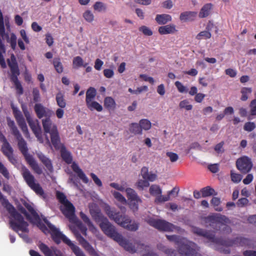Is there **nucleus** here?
<instances>
[{"instance_id":"27","label":"nucleus","mask_w":256,"mask_h":256,"mask_svg":"<svg viewBox=\"0 0 256 256\" xmlns=\"http://www.w3.org/2000/svg\"><path fill=\"white\" fill-rule=\"evenodd\" d=\"M72 168L73 171L77 174L78 178L82 180L84 183H88L89 181L88 178L76 164L74 162L72 165Z\"/></svg>"},{"instance_id":"22","label":"nucleus","mask_w":256,"mask_h":256,"mask_svg":"<svg viewBox=\"0 0 256 256\" xmlns=\"http://www.w3.org/2000/svg\"><path fill=\"white\" fill-rule=\"evenodd\" d=\"M197 14L196 12L186 11L180 14V20L183 22H192L196 20Z\"/></svg>"},{"instance_id":"53","label":"nucleus","mask_w":256,"mask_h":256,"mask_svg":"<svg viewBox=\"0 0 256 256\" xmlns=\"http://www.w3.org/2000/svg\"><path fill=\"white\" fill-rule=\"evenodd\" d=\"M0 173L6 179L10 178V173L4 166L0 162Z\"/></svg>"},{"instance_id":"23","label":"nucleus","mask_w":256,"mask_h":256,"mask_svg":"<svg viewBox=\"0 0 256 256\" xmlns=\"http://www.w3.org/2000/svg\"><path fill=\"white\" fill-rule=\"evenodd\" d=\"M42 124L45 133H50L53 129L56 128H57L56 126L53 124L50 120V117H47L42 120Z\"/></svg>"},{"instance_id":"10","label":"nucleus","mask_w":256,"mask_h":256,"mask_svg":"<svg viewBox=\"0 0 256 256\" xmlns=\"http://www.w3.org/2000/svg\"><path fill=\"white\" fill-rule=\"evenodd\" d=\"M203 220L206 227H211L216 230H218L220 228L218 224H225L230 222L226 216L218 213L209 215Z\"/></svg>"},{"instance_id":"2","label":"nucleus","mask_w":256,"mask_h":256,"mask_svg":"<svg viewBox=\"0 0 256 256\" xmlns=\"http://www.w3.org/2000/svg\"><path fill=\"white\" fill-rule=\"evenodd\" d=\"M7 124L12 134L17 140L18 148L24 157L27 163L36 174H42V169L40 167L32 156L28 154L27 143L16 126L14 122L10 118H7Z\"/></svg>"},{"instance_id":"26","label":"nucleus","mask_w":256,"mask_h":256,"mask_svg":"<svg viewBox=\"0 0 256 256\" xmlns=\"http://www.w3.org/2000/svg\"><path fill=\"white\" fill-rule=\"evenodd\" d=\"M213 8V4L211 3H208L203 6L198 14V16L200 18L208 17L211 14Z\"/></svg>"},{"instance_id":"57","label":"nucleus","mask_w":256,"mask_h":256,"mask_svg":"<svg viewBox=\"0 0 256 256\" xmlns=\"http://www.w3.org/2000/svg\"><path fill=\"white\" fill-rule=\"evenodd\" d=\"M166 156L170 158L172 162H176L178 159V156L173 152H168L166 153Z\"/></svg>"},{"instance_id":"64","label":"nucleus","mask_w":256,"mask_h":256,"mask_svg":"<svg viewBox=\"0 0 256 256\" xmlns=\"http://www.w3.org/2000/svg\"><path fill=\"white\" fill-rule=\"evenodd\" d=\"M244 256H256V250H246L242 253Z\"/></svg>"},{"instance_id":"52","label":"nucleus","mask_w":256,"mask_h":256,"mask_svg":"<svg viewBox=\"0 0 256 256\" xmlns=\"http://www.w3.org/2000/svg\"><path fill=\"white\" fill-rule=\"evenodd\" d=\"M84 20L88 22H90L94 20V16L89 10H86L83 14Z\"/></svg>"},{"instance_id":"58","label":"nucleus","mask_w":256,"mask_h":256,"mask_svg":"<svg viewBox=\"0 0 256 256\" xmlns=\"http://www.w3.org/2000/svg\"><path fill=\"white\" fill-rule=\"evenodd\" d=\"M180 107L181 108H185L187 110H191L192 108V104H189L187 100H184L180 102L179 104Z\"/></svg>"},{"instance_id":"39","label":"nucleus","mask_w":256,"mask_h":256,"mask_svg":"<svg viewBox=\"0 0 256 256\" xmlns=\"http://www.w3.org/2000/svg\"><path fill=\"white\" fill-rule=\"evenodd\" d=\"M0 36L4 38L6 37L8 38V34H6L4 22V18L2 12L0 10Z\"/></svg>"},{"instance_id":"38","label":"nucleus","mask_w":256,"mask_h":256,"mask_svg":"<svg viewBox=\"0 0 256 256\" xmlns=\"http://www.w3.org/2000/svg\"><path fill=\"white\" fill-rule=\"evenodd\" d=\"M200 191L202 196L204 198L217 194V193L214 190L208 186L202 188Z\"/></svg>"},{"instance_id":"63","label":"nucleus","mask_w":256,"mask_h":256,"mask_svg":"<svg viewBox=\"0 0 256 256\" xmlns=\"http://www.w3.org/2000/svg\"><path fill=\"white\" fill-rule=\"evenodd\" d=\"M103 64L104 62L102 60H100L99 58H97L95 61L94 68L96 70H101L102 66L103 65Z\"/></svg>"},{"instance_id":"30","label":"nucleus","mask_w":256,"mask_h":256,"mask_svg":"<svg viewBox=\"0 0 256 256\" xmlns=\"http://www.w3.org/2000/svg\"><path fill=\"white\" fill-rule=\"evenodd\" d=\"M56 100L58 106L60 108H64L66 106V100L64 99V94L61 92H59L56 94Z\"/></svg>"},{"instance_id":"55","label":"nucleus","mask_w":256,"mask_h":256,"mask_svg":"<svg viewBox=\"0 0 256 256\" xmlns=\"http://www.w3.org/2000/svg\"><path fill=\"white\" fill-rule=\"evenodd\" d=\"M113 196L116 198L118 201L120 202L122 204H126V199L119 192H113Z\"/></svg>"},{"instance_id":"42","label":"nucleus","mask_w":256,"mask_h":256,"mask_svg":"<svg viewBox=\"0 0 256 256\" xmlns=\"http://www.w3.org/2000/svg\"><path fill=\"white\" fill-rule=\"evenodd\" d=\"M139 124L141 127L142 130H149L152 127L150 122L148 119H142L140 120Z\"/></svg>"},{"instance_id":"16","label":"nucleus","mask_w":256,"mask_h":256,"mask_svg":"<svg viewBox=\"0 0 256 256\" xmlns=\"http://www.w3.org/2000/svg\"><path fill=\"white\" fill-rule=\"evenodd\" d=\"M253 164L251 158L247 156L238 158L236 162V168L242 174H247L250 171Z\"/></svg>"},{"instance_id":"41","label":"nucleus","mask_w":256,"mask_h":256,"mask_svg":"<svg viewBox=\"0 0 256 256\" xmlns=\"http://www.w3.org/2000/svg\"><path fill=\"white\" fill-rule=\"evenodd\" d=\"M31 223L34 224H36L37 226L42 230V232L46 234L48 232V229L46 226L43 224L40 220V218L39 217V219H33L31 220Z\"/></svg>"},{"instance_id":"45","label":"nucleus","mask_w":256,"mask_h":256,"mask_svg":"<svg viewBox=\"0 0 256 256\" xmlns=\"http://www.w3.org/2000/svg\"><path fill=\"white\" fill-rule=\"evenodd\" d=\"M80 216L82 220H83V222L87 224V226L90 228H94L92 223L90 220L89 218L84 214L82 212H80Z\"/></svg>"},{"instance_id":"11","label":"nucleus","mask_w":256,"mask_h":256,"mask_svg":"<svg viewBox=\"0 0 256 256\" xmlns=\"http://www.w3.org/2000/svg\"><path fill=\"white\" fill-rule=\"evenodd\" d=\"M22 110L32 132L37 138L38 141L40 143H42L43 138L42 136V128L38 120H34L32 119L30 112L26 106H22Z\"/></svg>"},{"instance_id":"31","label":"nucleus","mask_w":256,"mask_h":256,"mask_svg":"<svg viewBox=\"0 0 256 256\" xmlns=\"http://www.w3.org/2000/svg\"><path fill=\"white\" fill-rule=\"evenodd\" d=\"M129 130L130 132L135 135H141L142 134V130L140 124H138L136 122H132L130 124Z\"/></svg>"},{"instance_id":"4","label":"nucleus","mask_w":256,"mask_h":256,"mask_svg":"<svg viewBox=\"0 0 256 256\" xmlns=\"http://www.w3.org/2000/svg\"><path fill=\"white\" fill-rule=\"evenodd\" d=\"M113 240L116 242L126 250L130 253L134 254L137 252H142L143 250L148 252L142 256H158L156 254L150 250L148 246L142 244L140 242H136L134 245L129 242L127 240L124 239L122 236L118 234L113 228Z\"/></svg>"},{"instance_id":"36","label":"nucleus","mask_w":256,"mask_h":256,"mask_svg":"<svg viewBox=\"0 0 256 256\" xmlns=\"http://www.w3.org/2000/svg\"><path fill=\"white\" fill-rule=\"evenodd\" d=\"M87 65V63L84 64V60L80 56H76L73 59L72 66L74 68H77L81 66L86 67Z\"/></svg>"},{"instance_id":"5","label":"nucleus","mask_w":256,"mask_h":256,"mask_svg":"<svg viewBox=\"0 0 256 256\" xmlns=\"http://www.w3.org/2000/svg\"><path fill=\"white\" fill-rule=\"evenodd\" d=\"M42 220L50 229L52 240L56 244H60L61 240L66 244L76 256H86L80 248L74 244L70 239H68L64 234L60 232L59 230L53 224H52L46 218L44 217Z\"/></svg>"},{"instance_id":"29","label":"nucleus","mask_w":256,"mask_h":256,"mask_svg":"<svg viewBox=\"0 0 256 256\" xmlns=\"http://www.w3.org/2000/svg\"><path fill=\"white\" fill-rule=\"evenodd\" d=\"M61 156L62 160L68 164H70L72 161V157L70 153L68 151L64 146H62L60 150Z\"/></svg>"},{"instance_id":"48","label":"nucleus","mask_w":256,"mask_h":256,"mask_svg":"<svg viewBox=\"0 0 256 256\" xmlns=\"http://www.w3.org/2000/svg\"><path fill=\"white\" fill-rule=\"evenodd\" d=\"M149 190L150 194L152 196L160 195L162 193L161 188L157 185H152Z\"/></svg>"},{"instance_id":"15","label":"nucleus","mask_w":256,"mask_h":256,"mask_svg":"<svg viewBox=\"0 0 256 256\" xmlns=\"http://www.w3.org/2000/svg\"><path fill=\"white\" fill-rule=\"evenodd\" d=\"M13 114L19 127L26 138H29L30 134L28 128L22 112L16 107L12 106Z\"/></svg>"},{"instance_id":"9","label":"nucleus","mask_w":256,"mask_h":256,"mask_svg":"<svg viewBox=\"0 0 256 256\" xmlns=\"http://www.w3.org/2000/svg\"><path fill=\"white\" fill-rule=\"evenodd\" d=\"M22 174L28 186L34 191L36 194L40 196H44V195L42 188L38 182H36L34 176L26 166L22 168Z\"/></svg>"},{"instance_id":"40","label":"nucleus","mask_w":256,"mask_h":256,"mask_svg":"<svg viewBox=\"0 0 256 256\" xmlns=\"http://www.w3.org/2000/svg\"><path fill=\"white\" fill-rule=\"evenodd\" d=\"M1 151L5 156L14 153L13 148L8 142L2 144Z\"/></svg>"},{"instance_id":"44","label":"nucleus","mask_w":256,"mask_h":256,"mask_svg":"<svg viewBox=\"0 0 256 256\" xmlns=\"http://www.w3.org/2000/svg\"><path fill=\"white\" fill-rule=\"evenodd\" d=\"M212 34L210 32L204 30L198 33L196 36V38L198 40H201L202 39L207 40L210 38Z\"/></svg>"},{"instance_id":"1","label":"nucleus","mask_w":256,"mask_h":256,"mask_svg":"<svg viewBox=\"0 0 256 256\" xmlns=\"http://www.w3.org/2000/svg\"><path fill=\"white\" fill-rule=\"evenodd\" d=\"M194 234L203 236L212 242L226 246H247L249 248H254L256 242L252 239L238 236L234 238L224 239L222 238H216L215 235L210 231L202 228L194 226L192 229Z\"/></svg>"},{"instance_id":"28","label":"nucleus","mask_w":256,"mask_h":256,"mask_svg":"<svg viewBox=\"0 0 256 256\" xmlns=\"http://www.w3.org/2000/svg\"><path fill=\"white\" fill-rule=\"evenodd\" d=\"M155 20L158 24L164 25L172 20V16L168 14H158L156 16Z\"/></svg>"},{"instance_id":"32","label":"nucleus","mask_w":256,"mask_h":256,"mask_svg":"<svg viewBox=\"0 0 256 256\" xmlns=\"http://www.w3.org/2000/svg\"><path fill=\"white\" fill-rule=\"evenodd\" d=\"M158 248L164 252L168 256H176V252L172 248H169L162 244L158 245Z\"/></svg>"},{"instance_id":"6","label":"nucleus","mask_w":256,"mask_h":256,"mask_svg":"<svg viewBox=\"0 0 256 256\" xmlns=\"http://www.w3.org/2000/svg\"><path fill=\"white\" fill-rule=\"evenodd\" d=\"M7 62L10 72V80L14 85L17 93L19 95H22L24 92V90L18 78V76L20 74V71L16 58L14 54H11L10 60L8 59Z\"/></svg>"},{"instance_id":"3","label":"nucleus","mask_w":256,"mask_h":256,"mask_svg":"<svg viewBox=\"0 0 256 256\" xmlns=\"http://www.w3.org/2000/svg\"><path fill=\"white\" fill-rule=\"evenodd\" d=\"M167 239L178 245V251L184 256H202L199 253L200 247L192 241L177 235H166Z\"/></svg>"},{"instance_id":"12","label":"nucleus","mask_w":256,"mask_h":256,"mask_svg":"<svg viewBox=\"0 0 256 256\" xmlns=\"http://www.w3.org/2000/svg\"><path fill=\"white\" fill-rule=\"evenodd\" d=\"M146 222L150 226L162 232H173L177 227L174 224L164 220L150 218Z\"/></svg>"},{"instance_id":"14","label":"nucleus","mask_w":256,"mask_h":256,"mask_svg":"<svg viewBox=\"0 0 256 256\" xmlns=\"http://www.w3.org/2000/svg\"><path fill=\"white\" fill-rule=\"evenodd\" d=\"M125 190L130 208L134 212H137L139 204L142 202L141 199L132 188H126Z\"/></svg>"},{"instance_id":"61","label":"nucleus","mask_w":256,"mask_h":256,"mask_svg":"<svg viewBox=\"0 0 256 256\" xmlns=\"http://www.w3.org/2000/svg\"><path fill=\"white\" fill-rule=\"evenodd\" d=\"M248 202V200L246 198H242L238 200L236 204L238 207H243L246 206Z\"/></svg>"},{"instance_id":"46","label":"nucleus","mask_w":256,"mask_h":256,"mask_svg":"<svg viewBox=\"0 0 256 256\" xmlns=\"http://www.w3.org/2000/svg\"><path fill=\"white\" fill-rule=\"evenodd\" d=\"M93 8L94 10L98 12H105L106 10L105 4L100 2H96L93 6Z\"/></svg>"},{"instance_id":"19","label":"nucleus","mask_w":256,"mask_h":256,"mask_svg":"<svg viewBox=\"0 0 256 256\" xmlns=\"http://www.w3.org/2000/svg\"><path fill=\"white\" fill-rule=\"evenodd\" d=\"M60 210L63 214L68 219L70 222L75 219V208L70 202L61 206Z\"/></svg>"},{"instance_id":"54","label":"nucleus","mask_w":256,"mask_h":256,"mask_svg":"<svg viewBox=\"0 0 256 256\" xmlns=\"http://www.w3.org/2000/svg\"><path fill=\"white\" fill-rule=\"evenodd\" d=\"M139 30L142 32L145 36H151L153 34L152 30L149 28L145 26H140L139 28Z\"/></svg>"},{"instance_id":"35","label":"nucleus","mask_w":256,"mask_h":256,"mask_svg":"<svg viewBox=\"0 0 256 256\" xmlns=\"http://www.w3.org/2000/svg\"><path fill=\"white\" fill-rule=\"evenodd\" d=\"M86 104L88 108L92 111L96 110L98 112H101L102 110V106L96 101L92 100Z\"/></svg>"},{"instance_id":"7","label":"nucleus","mask_w":256,"mask_h":256,"mask_svg":"<svg viewBox=\"0 0 256 256\" xmlns=\"http://www.w3.org/2000/svg\"><path fill=\"white\" fill-rule=\"evenodd\" d=\"M90 212L93 220L99 224L103 232L109 238H112V224L101 212L98 208H90Z\"/></svg>"},{"instance_id":"49","label":"nucleus","mask_w":256,"mask_h":256,"mask_svg":"<svg viewBox=\"0 0 256 256\" xmlns=\"http://www.w3.org/2000/svg\"><path fill=\"white\" fill-rule=\"evenodd\" d=\"M7 39L8 42L10 44L11 48L13 50H15L16 46V34L14 33H12L10 34V38H8L6 37Z\"/></svg>"},{"instance_id":"33","label":"nucleus","mask_w":256,"mask_h":256,"mask_svg":"<svg viewBox=\"0 0 256 256\" xmlns=\"http://www.w3.org/2000/svg\"><path fill=\"white\" fill-rule=\"evenodd\" d=\"M96 94V92L94 88L90 87L86 92V102L88 103L92 101Z\"/></svg>"},{"instance_id":"50","label":"nucleus","mask_w":256,"mask_h":256,"mask_svg":"<svg viewBox=\"0 0 256 256\" xmlns=\"http://www.w3.org/2000/svg\"><path fill=\"white\" fill-rule=\"evenodd\" d=\"M170 200V196L169 195L167 194L166 196L162 195V194L158 196L155 200L154 202L156 204L162 203L165 202H167Z\"/></svg>"},{"instance_id":"47","label":"nucleus","mask_w":256,"mask_h":256,"mask_svg":"<svg viewBox=\"0 0 256 256\" xmlns=\"http://www.w3.org/2000/svg\"><path fill=\"white\" fill-rule=\"evenodd\" d=\"M56 196L59 202L63 205L66 204L67 202H70V201L66 198V195L62 192L60 191L56 192Z\"/></svg>"},{"instance_id":"43","label":"nucleus","mask_w":256,"mask_h":256,"mask_svg":"<svg viewBox=\"0 0 256 256\" xmlns=\"http://www.w3.org/2000/svg\"><path fill=\"white\" fill-rule=\"evenodd\" d=\"M240 92L242 93L240 100L242 101H246L248 98V94L252 93V90L250 88L244 87L242 88Z\"/></svg>"},{"instance_id":"34","label":"nucleus","mask_w":256,"mask_h":256,"mask_svg":"<svg viewBox=\"0 0 256 256\" xmlns=\"http://www.w3.org/2000/svg\"><path fill=\"white\" fill-rule=\"evenodd\" d=\"M52 64L58 73L61 74L63 72L64 67L60 58H54L52 60Z\"/></svg>"},{"instance_id":"62","label":"nucleus","mask_w":256,"mask_h":256,"mask_svg":"<svg viewBox=\"0 0 256 256\" xmlns=\"http://www.w3.org/2000/svg\"><path fill=\"white\" fill-rule=\"evenodd\" d=\"M90 176L94 181V183L98 186H102V182L99 178L94 173L90 174Z\"/></svg>"},{"instance_id":"21","label":"nucleus","mask_w":256,"mask_h":256,"mask_svg":"<svg viewBox=\"0 0 256 256\" xmlns=\"http://www.w3.org/2000/svg\"><path fill=\"white\" fill-rule=\"evenodd\" d=\"M50 134L52 144L56 150H59L60 148V139L58 129L54 128Z\"/></svg>"},{"instance_id":"17","label":"nucleus","mask_w":256,"mask_h":256,"mask_svg":"<svg viewBox=\"0 0 256 256\" xmlns=\"http://www.w3.org/2000/svg\"><path fill=\"white\" fill-rule=\"evenodd\" d=\"M38 247L44 256H64L62 252L56 246H52L49 248L45 244L40 242Z\"/></svg>"},{"instance_id":"60","label":"nucleus","mask_w":256,"mask_h":256,"mask_svg":"<svg viewBox=\"0 0 256 256\" xmlns=\"http://www.w3.org/2000/svg\"><path fill=\"white\" fill-rule=\"evenodd\" d=\"M175 85L180 92H188V90L180 82L178 81L176 82Z\"/></svg>"},{"instance_id":"59","label":"nucleus","mask_w":256,"mask_h":256,"mask_svg":"<svg viewBox=\"0 0 256 256\" xmlns=\"http://www.w3.org/2000/svg\"><path fill=\"white\" fill-rule=\"evenodd\" d=\"M33 100L34 102H38L40 100V94L38 89L34 88L32 90Z\"/></svg>"},{"instance_id":"13","label":"nucleus","mask_w":256,"mask_h":256,"mask_svg":"<svg viewBox=\"0 0 256 256\" xmlns=\"http://www.w3.org/2000/svg\"><path fill=\"white\" fill-rule=\"evenodd\" d=\"M140 174L143 180H139L136 183L138 188L140 189L149 186V182L154 181L157 177L156 174L149 172L148 168L146 166L142 168Z\"/></svg>"},{"instance_id":"25","label":"nucleus","mask_w":256,"mask_h":256,"mask_svg":"<svg viewBox=\"0 0 256 256\" xmlns=\"http://www.w3.org/2000/svg\"><path fill=\"white\" fill-rule=\"evenodd\" d=\"M158 32L160 34H172L177 32L176 26L174 24H168L159 27Z\"/></svg>"},{"instance_id":"51","label":"nucleus","mask_w":256,"mask_h":256,"mask_svg":"<svg viewBox=\"0 0 256 256\" xmlns=\"http://www.w3.org/2000/svg\"><path fill=\"white\" fill-rule=\"evenodd\" d=\"M230 178L232 180L234 183L240 182L242 179L241 174L234 173L233 170L230 171Z\"/></svg>"},{"instance_id":"8","label":"nucleus","mask_w":256,"mask_h":256,"mask_svg":"<svg viewBox=\"0 0 256 256\" xmlns=\"http://www.w3.org/2000/svg\"><path fill=\"white\" fill-rule=\"evenodd\" d=\"M113 220L124 228L132 232L138 230L139 224L132 221L130 218L122 212H116L113 214Z\"/></svg>"},{"instance_id":"24","label":"nucleus","mask_w":256,"mask_h":256,"mask_svg":"<svg viewBox=\"0 0 256 256\" xmlns=\"http://www.w3.org/2000/svg\"><path fill=\"white\" fill-rule=\"evenodd\" d=\"M37 156L40 161L44 164L46 169L50 172H53L54 168L52 160L44 155L42 152L37 154Z\"/></svg>"},{"instance_id":"18","label":"nucleus","mask_w":256,"mask_h":256,"mask_svg":"<svg viewBox=\"0 0 256 256\" xmlns=\"http://www.w3.org/2000/svg\"><path fill=\"white\" fill-rule=\"evenodd\" d=\"M70 228L80 244L85 248H88V250L89 252L92 254H95L96 252L94 250L90 244L87 240L81 236L80 234L76 229V227L71 226H70Z\"/></svg>"},{"instance_id":"37","label":"nucleus","mask_w":256,"mask_h":256,"mask_svg":"<svg viewBox=\"0 0 256 256\" xmlns=\"http://www.w3.org/2000/svg\"><path fill=\"white\" fill-rule=\"evenodd\" d=\"M23 204L24 206L30 212V215L32 219H39V216L38 214L30 204L24 202Z\"/></svg>"},{"instance_id":"20","label":"nucleus","mask_w":256,"mask_h":256,"mask_svg":"<svg viewBox=\"0 0 256 256\" xmlns=\"http://www.w3.org/2000/svg\"><path fill=\"white\" fill-rule=\"evenodd\" d=\"M34 110L37 117L40 119L44 116L50 117L53 114L52 110L44 106L41 104H36L34 106Z\"/></svg>"},{"instance_id":"56","label":"nucleus","mask_w":256,"mask_h":256,"mask_svg":"<svg viewBox=\"0 0 256 256\" xmlns=\"http://www.w3.org/2000/svg\"><path fill=\"white\" fill-rule=\"evenodd\" d=\"M256 128V124L254 122H246L244 126V130L250 132L252 131Z\"/></svg>"}]
</instances>
